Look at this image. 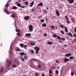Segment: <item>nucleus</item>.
Instances as JSON below:
<instances>
[{"label": "nucleus", "mask_w": 76, "mask_h": 76, "mask_svg": "<svg viewBox=\"0 0 76 76\" xmlns=\"http://www.w3.org/2000/svg\"><path fill=\"white\" fill-rule=\"evenodd\" d=\"M34 48L35 50H36V54H37L38 53L39 51V48L38 46H36L34 47Z\"/></svg>", "instance_id": "f257e3e1"}, {"label": "nucleus", "mask_w": 76, "mask_h": 76, "mask_svg": "<svg viewBox=\"0 0 76 76\" xmlns=\"http://www.w3.org/2000/svg\"><path fill=\"white\" fill-rule=\"evenodd\" d=\"M29 29L30 31H32L33 30V26H32V25H30L29 26Z\"/></svg>", "instance_id": "f03ea898"}, {"label": "nucleus", "mask_w": 76, "mask_h": 76, "mask_svg": "<svg viewBox=\"0 0 76 76\" xmlns=\"http://www.w3.org/2000/svg\"><path fill=\"white\" fill-rule=\"evenodd\" d=\"M12 64V61L10 60H9L7 63L8 67H9L10 66V64Z\"/></svg>", "instance_id": "7ed1b4c3"}, {"label": "nucleus", "mask_w": 76, "mask_h": 76, "mask_svg": "<svg viewBox=\"0 0 76 76\" xmlns=\"http://www.w3.org/2000/svg\"><path fill=\"white\" fill-rule=\"evenodd\" d=\"M56 15H57V16H60V13L57 10H56Z\"/></svg>", "instance_id": "20e7f679"}, {"label": "nucleus", "mask_w": 76, "mask_h": 76, "mask_svg": "<svg viewBox=\"0 0 76 76\" xmlns=\"http://www.w3.org/2000/svg\"><path fill=\"white\" fill-rule=\"evenodd\" d=\"M24 19L25 20H29V16H26L25 17Z\"/></svg>", "instance_id": "39448f33"}, {"label": "nucleus", "mask_w": 76, "mask_h": 76, "mask_svg": "<svg viewBox=\"0 0 76 76\" xmlns=\"http://www.w3.org/2000/svg\"><path fill=\"white\" fill-rule=\"evenodd\" d=\"M66 1H69V3L71 4L73 3H74V0H66Z\"/></svg>", "instance_id": "423d86ee"}, {"label": "nucleus", "mask_w": 76, "mask_h": 76, "mask_svg": "<svg viewBox=\"0 0 76 76\" xmlns=\"http://www.w3.org/2000/svg\"><path fill=\"white\" fill-rule=\"evenodd\" d=\"M72 56V54L70 53H67L65 55V56L66 57H70V56Z\"/></svg>", "instance_id": "0eeeda50"}, {"label": "nucleus", "mask_w": 76, "mask_h": 76, "mask_svg": "<svg viewBox=\"0 0 76 76\" xmlns=\"http://www.w3.org/2000/svg\"><path fill=\"white\" fill-rule=\"evenodd\" d=\"M66 34L67 35H70L71 37H73V35H72V34L70 32H69V33H66Z\"/></svg>", "instance_id": "6e6552de"}, {"label": "nucleus", "mask_w": 76, "mask_h": 76, "mask_svg": "<svg viewBox=\"0 0 76 76\" xmlns=\"http://www.w3.org/2000/svg\"><path fill=\"white\" fill-rule=\"evenodd\" d=\"M69 61V59L67 58H65L64 60V62H65V63H66V62H67V61Z\"/></svg>", "instance_id": "1a4fd4ad"}, {"label": "nucleus", "mask_w": 76, "mask_h": 76, "mask_svg": "<svg viewBox=\"0 0 76 76\" xmlns=\"http://www.w3.org/2000/svg\"><path fill=\"white\" fill-rule=\"evenodd\" d=\"M64 28H65V31L67 33H68V30H67V28H66V27L64 26Z\"/></svg>", "instance_id": "9d476101"}, {"label": "nucleus", "mask_w": 76, "mask_h": 76, "mask_svg": "<svg viewBox=\"0 0 76 76\" xmlns=\"http://www.w3.org/2000/svg\"><path fill=\"white\" fill-rule=\"evenodd\" d=\"M30 43L31 45H35V42H30Z\"/></svg>", "instance_id": "9b49d317"}, {"label": "nucleus", "mask_w": 76, "mask_h": 76, "mask_svg": "<svg viewBox=\"0 0 76 76\" xmlns=\"http://www.w3.org/2000/svg\"><path fill=\"white\" fill-rule=\"evenodd\" d=\"M48 44L49 45H51V44H53V42H47Z\"/></svg>", "instance_id": "f8f14e48"}, {"label": "nucleus", "mask_w": 76, "mask_h": 76, "mask_svg": "<svg viewBox=\"0 0 76 76\" xmlns=\"http://www.w3.org/2000/svg\"><path fill=\"white\" fill-rule=\"evenodd\" d=\"M4 11L5 12V13H7V15H9V14H10V13L9 12H8V11H7V10H4Z\"/></svg>", "instance_id": "ddd939ff"}, {"label": "nucleus", "mask_w": 76, "mask_h": 76, "mask_svg": "<svg viewBox=\"0 0 76 76\" xmlns=\"http://www.w3.org/2000/svg\"><path fill=\"white\" fill-rule=\"evenodd\" d=\"M50 28L51 29H55V27H54V26L53 25L51 26H50Z\"/></svg>", "instance_id": "4468645a"}, {"label": "nucleus", "mask_w": 76, "mask_h": 76, "mask_svg": "<svg viewBox=\"0 0 76 76\" xmlns=\"http://www.w3.org/2000/svg\"><path fill=\"white\" fill-rule=\"evenodd\" d=\"M18 9V8L16 7L15 6H12V9H14L15 10L16 9Z\"/></svg>", "instance_id": "2eb2a0df"}, {"label": "nucleus", "mask_w": 76, "mask_h": 76, "mask_svg": "<svg viewBox=\"0 0 76 76\" xmlns=\"http://www.w3.org/2000/svg\"><path fill=\"white\" fill-rule=\"evenodd\" d=\"M20 55L21 56H23L24 55V52H21L20 53Z\"/></svg>", "instance_id": "dca6fc26"}, {"label": "nucleus", "mask_w": 76, "mask_h": 76, "mask_svg": "<svg viewBox=\"0 0 76 76\" xmlns=\"http://www.w3.org/2000/svg\"><path fill=\"white\" fill-rule=\"evenodd\" d=\"M42 5H43L42 3L40 2L38 4V6H42Z\"/></svg>", "instance_id": "f3484780"}, {"label": "nucleus", "mask_w": 76, "mask_h": 76, "mask_svg": "<svg viewBox=\"0 0 76 76\" xmlns=\"http://www.w3.org/2000/svg\"><path fill=\"white\" fill-rule=\"evenodd\" d=\"M12 67H13L14 68H15V67H17V65H16L15 64L12 65Z\"/></svg>", "instance_id": "a211bd4d"}, {"label": "nucleus", "mask_w": 76, "mask_h": 76, "mask_svg": "<svg viewBox=\"0 0 76 76\" xmlns=\"http://www.w3.org/2000/svg\"><path fill=\"white\" fill-rule=\"evenodd\" d=\"M42 26L43 27H47V24H46L44 23L42 24Z\"/></svg>", "instance_id": "6ab92c4d"}, {"label": "nucleus", "mask_w": 76, "mask_h": 76, "mask_svg": "<svg viewBox=\"0 0 76 76\" xmlns=\"http://www.w3.org/2000/svg\"><path fill=\"white\" fill-rule=\"evenodd\" d=\"M15 50H16V51H19L20 52V51H21V49L18 48L17 49H15Z\"/></svg>", "instance_id": "aec40b11"}, {"label": "nucleus", "mask_w": 76, "mask_h": 76, "mask_svg": "<svg viewBox=\"0 0 76 76\" xmlns=\"http://www.w3.org/2000/svg\"><path fill=\"white\" fill-rule=\"evenodd\" d=\"M34 4V2H32L30 6V7H32L33 5Z\"/></svg>", "instance_id": "412c9836"}, {"label": "nucleus", "mask_w": 76, "mask_h": 76, "mask_svg": "<svg viewBox=\"0 0 76 76\" xmlns=\"http://www.w3.org/2000/svg\"><path fill=\"white\" fill-rule=\"evenodd\" d=\"M25 36H28V37H31V34L30 33L26 34L25 35Z\"/></svg>", "instance_id": "4be33fe9"}, {"label": "nucleus", "mask_w": 76, "mask_h": 76, "mask_svg": "<svg viewBox=\"0 0 76 76\" xmlns=\"http://www.w3.org/2000/svg\"><path fill=\"white\" fill-rule=\"evenodd\" d=\"M23 47L25 48V49L26 50V49H27V48H26L27 47V45H23Z\"/></svg>", "instance_id": "5701e85b"}, {"label": "nucleus", "mask_w": 76, "mask_h": 76, "mask_svg": "<svg viewBox=\"0 0 76 76\" xmlns=\"http://www.w3.org/2000/svg\"><path fill=\"white\" fill-rule=\"evenodd\" d=\"M11 17L12 18H15L16 16H15V15L12 14V15Z\"/></svg>", "instance_id": "b1692460"}, {"label": "nucleus", "mask_w": 76, "mask_h": 76, "mask_svg": "<svg viewBox=\"0 0 76 76\" xmlns=\"http://www.w3.org/2000/svg\"><path fill=\"white\" fill-rule=\"evenodd\" d=\"M57 39H61V37L59 36H57Z\"/></svg>", "instance_id": "393cba45"}, {"label": "nucleus", "mask_w": 76, "mask_h": 76, "mask_svg": "<svg viewBox=\"0 0 76 76\" xmlns=\"http://www.w3.org/2000/svg\"><path fill=\"white\" fill-rule=\"evenodd\" d=\"M17 6H18V7H21V4H20L19 3H18L17 4Z\"/></svg>", "instance_id": "a878e982"}, {"label": "nucleus", "mask_w": 76, "mask_h": 76, "mask_svg": "<svg viewBox=\"0 0 76 76\" xmlns=\"http://www.w3.org/2000/svg\"><path fill=\"white\" fill-rule=\"evenodd\" d=\"M53 37L54 38H56V37H57V35H56V34H54L53 35Z\"/></svg>", "instance_id": "bb28decb"}, {"label": "nucleus", "mask_w": 76, "mask_h": 76, "mask_svg": "<svg viewBox=\"0 0 76 76\" xmlns=\"http://www.w3.org/2000/svg\"><path fill=\"white\" fill-rule=\"evenodd\" d=\"M66 21L67 22V23H70V21H69V18H67L66 19Z\"/></svg>", "instance_id": "cd10ccee"}, {"label": "nucleus", "mask_w": 76, "mask_h": 76, "mask_svg": "<svg viewBox=\"0 0 76 76\" xmlns=\"http://www.w3.org/2000/svg\"><path fill=\"white\" fill-rule=\"evenodd\" d=\"M20 59H22V61H24V59L23 58L22 56L20 57Z\"/></svg>", "instance_id": "c85d7f7f"}, {"label": "nucleus", "mask_w": 76, "mask_h": 76, "mask_svg": "<svg viewBox=\"0 0 76 76\" xmlns=\"http://www.w3.org/2000/svg\"><path fill=\"white\" fill-rule=\"evenodd\" d=\"M3 70H4V68H1L0 72L1 73H3Z\"/></svg>", "instance_id": "c756f323"}, {"label": "nucleus", "mask_w": 76, "mask_h": 76, "mask_svg": "<svg viewBox=\"0 0 76 76\" xmlns=\"http://www.w3.org/2000/svg\"><path fill=\"white\" fill-rule=\"evenodd\" d=\"M24 58L25 60H27V59H28V56H24Z\"/></svg>", "instance_id": "7c9ffc66"}, {"label": "nucleus", "mask_w": 76, "mask_h": 76, "mask_svg": "<svg viewBox=\"0 0 76 76\" xmlns=\"http://www.w3.org/2000/svg\"><path fill=\"white\" fill-rule=\"evenodd\" d=\"M60 32L62 34H63V35H64V31L63 30H61Z\"/></svg>", "instance_id": "2f4dec72"}, {"label": "nucleus", "mask_w": 76, "mask_h": 76, "mask_svg": "<svg viewBox=\"0 0 76 76\" xmlns=\"http://www.w3.org/2000/svg\"><path fill=\"white\" fill-rule=\"evenodd\" d=\"M23 45V43H21L20 45L21 47H23V45Z\"/></svg>", "instance_id": "473e14b6"}, {"label": "nucleus", "mask_w": 76, "mask_h": 76, "mask_svg": "<svg viewBox=\"0 0 76 76\" xmlns=\"http://www.w3.org/2000/svg\"><path fill=\"white\" fill-rule=\"evenodd\" d=\"M25 5H28V2L27 1H25Z\"/></svg>", "instance_id": "72a5a7b5"}, {"label": "nucleus", "mask_w": 76, "mask_h": 76, "mask_svg": "<svg viewBox=\"0 0 76 76\" xmlns=\"http://www.w3.org/2000/svg\"><path fill=\"white\" fill-rule=\"evenodd\" d=\"M17 35H18L19 37H20L21 35V34L20 33H18L17 34Z\"/></svg>", "instance_id": "f704fd0d"}, {"label": "nucleus", "mask_w": 76, "mask_h": 76, "mask_svg": "<svg viewBox=\"0 0 76 76\" xmlns=\"http://www.w3.org/2000/svg\"><path fill=\"white\" fill-rule=\"evenodd\" d=\"M49 74H52V71H51V70L50 69L49 70Z\"/></svg>", "instance_id": "c9c22d12"}, {"label": "nucleus", "mask_w": 76, "mask_h": 76, "mask_svg": "<svg viewBox=\"0 0 76 76\" xmlns=\"http://www.w3.org/2000/svg\"><path fill=\"white\" fill-rule=\"evenodd\" d=\"M73 58H74V57L73 56H70L69 57V59H73Z\"/></svg>", "instance_id": "e433bc0d"}, {"label": "nucleus", "mask_w": 76, "mask_h": 76, "mask_svg": "<svg viewBox=\"0 0 76 76\" xmlns=\"http://www.w3.org/2000/svg\"><path fill=\"white\" fill-rule=\"evenodd\" d=\"M60 26L61 28H64V26H63V25H60Z\"/></svg>", "instance_id": "4c0bfd02"}, {"label": "nucleus", "mask_w": 76, "mask_h": 76, "mask_svg": "<svg viewBox=\"0 0 76 76\" xmlns=\"http://www.w3.org/2000/svg\"><path fill=\"white\" fill-rule=\"evenodd\" d=\"M71 75L72 76H73L74 75V73H73V72H71Z\"/></svg>", "instance_id": "58836bf2"}, {"label": "nucleus", "mask_w": 76, "mask_h": 76, "mask_svg": "<svg viewBox=\"0 0 76 76\" xmlns=\"http://www.w3.org/2000/svg\"><path fill=\"white\" fill-rule=\"evenodd\" d=\"M61 40H63V41H65V40H66V39L64 38H61Z\"/></svg>", "instance_id": "ea45409f"}, {"label": "nucleus", "mask_w": 76, "mask_h": 76, "mask_svg": "<svg viewBox=\"0 0 76 76\" xmlns=\"http://www.w3.org/2000/svg\"><path fill=\"white\" fill-rule=\"evenodd\" d=\"M39 75V73H36L35 74V76H38Z\"/></svg>", "instance_id": "a19ab883"}, {"label": "nucleus", "mask_w": 76, "mask_h": 76, "mask_svg": "<svg viewBox=\"0 0 76 76\" xmlns=\"http://www.w3.org/2000/svg\"><path fill=\"white\" fill-rule=\"evenodd\" d=\"M9 4H7L5 6H6V7H9Z\"/></svg>", "instance_id": "79ce46f5"}, {"label": "nucleus", "mask_w": 76, "mask_h": 76, "mask_svg": "<svg viewBox=\"0 0 76 76\" xmlns=\"http://www.w3.org/2000/svg\"><path fill=\"white\" fill-rule=\"evenodd\" d=\"M56 74H58V70H56Z\"/></svg>", "instance_id": "37998d69"}, {"label": "nucleus", "mask_w": 76, "mask_h": 76, "mask_svg": "<svg viewBox=\"0 0 76 76\" xmlns=\"http://www.w3.org/2000/svg\"><path fill=\"white\" fill-rule=\"evenodd\" d=\"M16 31V32H20V31H19V30H18V29H17L15 30Z\"/></svg>", "instance_id": "c03bdc74"}, {"label": "nucleus", "mask_w": 76, "mask_h": 76, "mask_svg": "<svg viewBox=\"0 0 76 76\" xmlns=\"http://www.w3.org/2000/svg\"><path fill=\"white\" fill-rule=\"evenodd\" d=\"M40 21H41L42 22H44V20L43 19H41V20H40Z\"/></svg>", "instance_id": "a18cd8bd"}, {"label": "nucleus", "mask_w": 76, "mask_h": 76, "mask_svg": "<svg viewBox=\"0 0 76 76\" xmlns=\"http://www.w3.org/2000/svg\"><path fill=\"white\" fill-rule=\"evenodd\" d=\"M43 12H44L46 14H47V11L45 10L43 11Z\"/></svg>", "instance_id": "49530a36"}, {"label": "nucleus", "mask_w": 76, "mask_h": 76, "mask_svg": "<svg viewBox=\"0 0 76 76\" xmlns=\"http://www.w3.org/2000/svg\"><path fill=\"white\" fill-rule=\"evenodd\" d=\"M64 47H67V45H64Z\"/></svg>", "instance_id": "de8ad7c7"}, {"label": "nucleus", "mask_w": 76, "mask_h": 76, "mask_svg": "<svg viewBox=\"0 0 76 76\" xmlns=\"http://www.w3.org/2000/svg\"><path fill=\"white\" fill-rule=\"evenodd\" d=\"M20 7L21 8H25V7L24 6H21Z\"/></svg>", "instance_id": "09e8293b"}, {"label": "nucleus", "mask_w": 76, "mask_h": 76, "mask_svg": "<svg viewBox=\"0 0 76 76\" xmlns=\"http://www.w3.org/2000/svg\"><path fill=\"white\" fill-rule=\"evenodd\" d=\"M56 68V66L53 67H52V69H55Z\"/></svg>", "instance_id": "8fccbe9b"}, {"label": "nucleus", "mask_w": 76, "mask_h": 76, "mask_svg": "<svg viewBox=\"0 0 76 76\" xmlns=\"http://www.w3.org/2000/svg\"><path fill=\"white\" fill-rule=\"evenodd\" d=\"M41 67V65H39L38 66V67H39V68H40Z\"/></svg>", "instance_id": "3c124183"}, {"label": "nucleus", "mask_w": 76, "mask_h": 76, "mask_svg": "<svg viewBox=\"0 0 76 76\" xmlns=\"http://www.w3.org/2000/svg\"><path fill=\"white\" fill-rule=\"evenodd\" d=\"M45 76V75H44V73H42V76Z\"/></svg>", "instance_id": "603ef678"}, {"label": "nucleus", "mask_w": 76, "mask_h": 76, "mask_svg": "<svg viewBox=\"0 0 76 76\" xmlns=\"http://www.w3.org/2000/svg\"><path fill=\"white\" fill-rule=\"evenodd\" d=\"M24 55H25V56H28V55L27 54L24 53Z\"/></svg>", "instance_id": "864d4df0"}, {"label": "nucleus", "mask_w": 76, "mask_h": 76, "mask_svg": "<svg viewBox=\"0 0 76 76\" xmlns=\"http://www.w3.org/2000/svg\"><path fill=\"white\" fill-rule=\"evenodd\" d=\"M44 37H47V34L45 33L44 35Z\"/></svg>", "instance_id": "5fc2aeb1"}, {"label": "nucleus", "mask_w": 76, "mask_h": 76, "mask_svg": "<svg viewBox=\"0 0 76 76\" xmlns=\"http://www.w3.org/2000/svg\"><path fill=\"white\" fill-rule=\"evenodd\" d=\"M65 18L66 19H69V18H68V17L67 16V15H66L65 16Z\"/></svg>", "instance_id": "6e6d98bb"}, {"label": "nucleus", "mask_w": 76, "mask_h": 76, "mask_svg": "<svg viewBox=\"0 0 76 76\" xmlns=\"http://www.w3.org/2000/svg\"><path fill=\"white\" fill-rule=\"evenodd\" d=\"M31 10H32V12H34V10H35V9H32Z\"/></svg>", "instance_id": "4d7b16f0"}, {"label": "nucleus", "mask_w": 76, "mask_h": 76, "mask_svg": "<svg viewBox=\"0 0 76 76\" xmlns=\"http://www.w3.org/2000/svg\"><path fill=\"white\" fill-rule=\"evenodd\" d=\"M74 31L75 32H76V27L75 28Z\"/></svg>", "instance_id": "13d9d810"}, {"label": "nucleus", "mask_w": 76, "mask_h": 76, "mask_svg": "<svg viewBox=\"0 0 76 76\" xmlns=\"http://www.w3.org/2000/svg\"><path fill=\"white\" fill-rule=\"evenodd\" d=\"M74 41L75 42H76V38L74 39Z\"/></svg>", "instance_id": "bf43d9fd"}, {"label": "nucleus", "mask_w": 76, "mask_h": 76, "mask_svg": "<svg viewBox=\"0 0 76 76\" xmlns=\"http://www.w3.org/2000/svg\"><path fill=\"white\" fill-rule=\"evenodd\" d=\"M73 35H74V36L75 37H76V34H73Z\"/></svg>", "instance_id": "052dcab7"}, {"label": "nucleus", "mask_w": 76, "mask_h": 76, "mask_svg": "<svg viewBox=\"0 0 76 76\" xmlns=\"http://www.w3.org/2000/svg\"><path fill=\"white\" fill-rule=\"evenodd\" d=\"M56 63H58V61L57 60H56Z\"/></svg>", "instance_id": "680f3d73"}, {"label": "nucleus", "mask_w": 76, "mask_h": 76, "mask_svg": "<svg viewBox=\"0 0 76 76\" xmlns=\"http://www.w3.org/2000/svg\"><path fill=\"white\" fill-rule=\"evenodd\" d=\"M32 53H34V51L32 50L31 51Z\"/></svg>", "instance_id": "e2e57ef3"}, {"label": "nucleus", "mask_w": 76, "mask_h": 76, "mask_svg": "<svg viewBox=\"0 0 76 76\" xmlns=\"http://www.w3.org/2000/svg\"><path fill=\"white\" fill-rule=\"evenodd\" d=\"M11 49H12V47H10V50H11Z\"/></svg>", "instance_id": "0e129e2a"}, {"label": "nucleus", "mask_w": 76, "mask_h": 76, "mask_svg": "<svg viewBox=\"0 0 76 76\" xmlns=\"http://www.w3.org/2000/svg\"><path fill=\"white\" fill-rule=\"evenodd\" d=\"M46 20H48V19H47V18H46L45 19Z\"/></svg>", "instance_id": "69168bd1"}, {"label": "nucleus", "mask_w": 76, "mask_h": 76, "mask_svg": "<svg viewBox=\"0 0 76 76\" xmlns=\"http://www.w3.org/2000/svg\"><path fill=\"white\" fill-rule=\"evenodd\" d=\"M49 76H53V75H49Z\"/></svg>", "instance_id": "338daca9"}, {"label": "nucleus", "mask_w": 76, "mask_h": 76, "mask_svg": "<svg viewBox=\"0 0 76 76\" xmlns=\"http://www.w3.org/2000/svg\"><path fill=\"white\" fill-rule=\"evenodd\" d=\"M22 76H26V75H22Z\"/></svg>", "instance_id": "774afa93"}]
</instances>
